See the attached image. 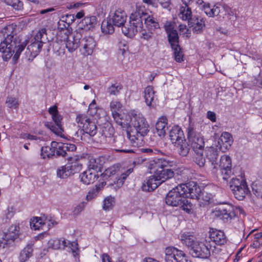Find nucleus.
Wrapping results in <instances>:
<instances>
[{"mask_svg": "<svg viewBox=\"0 0 262 262\" xmlns=\"http://www.w3.org/2000/svg\"><path fill=\"white\" fill-rule=\"evenodd\" d=\"M130 126L126 130L127 138L132 146L137 147L140 141L146 136L149 132V125L143 115L135 110L129 113Z\"/></svg>", "mask_w": 262, "mask_h": 262, "instance_id": "obj_1", "label": "nucleus"}, {"mask_svg": "<svg viewBox=\"0 0 262 262\" xmlns=\"http://www.w3.org/2000/svg\"><path fill=\"white\" fill-rule=\"evenodd\" d=\"M180 185L170 190L165 198V203L170 206L179 207L189 213L192 209V204L185 195V190Z\"/></svg>", "mask_w": 262, "mask_h": 262, "instance_id": "obj_2", "label": "nucleus"}, {"mask_svg": "<svg viewBox=\"0 0 262 262\" xmlns=\"http://www.w3.org/2000/svg\"><path fill=\"white\" fill-rule=\"evenodd\" d=\"M15 28L13 25L5 27L2 30L4 39L0 43V52L3 53V58L5 61H8L11 58V48L16 47L18 43V37L14 33Z\"/></svg>", "mask_w": 262, "mask_h": 262, "instance_id": "obj_3", "label": "nucleus"}, {"mask_svg": "<svg viewBox=\"0 0 262 262\" xmlns=\"http://www.w3.org/2000/svg\"><path fill=\"white\" fill-rule=\"evenodd\" d=\"M145 16L143 15V10L137 9L134 13L131 14L128 24L122 28V33L127 37H133L138 32L142 30Z\"/></svg>", "mask_w": 262, "mask_h": 262, "instance_id": "obj_4", "label": "nucleus"}, {"mask_svg": "<svg viewBox=\"0 0 262 262\" xmlns=\"http://www.w3.org/2000/svg\"><path fill=\"white\" fill-rule=\"evenodd\" d=\"M187 137L190 146L195 153L200 154L204 150L205 142L197 128V125L190 122L187 128Z\"/></svg>", "mask_w": 262, "mask_h": 262, "instance_id": "obj_5", "label": "nucleus"}, {"mask_svg": "<svg viewBox=\"0 0 262 262\" xmlns=\"http://www.w3.org/2000/svg\"><path fill=\"white\" fill-rule=\"evenodd\" d=\"M45 28L41 29L31 40V43L28 46L26 51V56L29 60L35 57L40 53L43 43H45V37L47 36Z\"/></svg>", "mask_w": 262, "mask_h": 262, "instance_id": "obj_6", "label": "nucleus"}, {"mask_svg": "<svg viewBox=\"0 0 262 262\" xmlns=\"http://www.w3.org/2000/svg\"><path fill=\"white\" fill-rule=\"evenodd\" d=\"M48 112L52 116L53 122H47L45 124V126L56 135L63 137L62 133L64 131L62 124L63 118L59 114L57 106L54 105L51 107Z\"/></svg>", "mask_w": 262, "mask_h": 262, "instance_id": "obj_7", "label": "nucleus"}, {"mask_svg": "<svg viewBox=\"0 0 262 262\" xmlns=\"http://www.w3.org/2000/svg\"><path fill=\"white\" fill-rule=\"evenodd\" d=\"M76 121L78 126L82 128L79 133L82 135L84 133L89 134L90 136H94L97 132V127L94 121L91 120L90 117L85 114H79L77 116Z\"/></svg>", "mask_w": 262, "mask_h": 262, "instance_id": "obj_8", "label": "nucleus"}, {"mask_svg": "<svg viewBox=\"0 0 262 262\" xmlns=\"http://www.w3.org/2000/svg\"><path fill=\"white\" fill-rule=\"evenodd\" d=\"M52 146H54L55 151V157H67L69 161L72 159L70 152L76 150V146L74 144L68 143H58L55 141L52 142Z\"/></svg>", "mask_w": 262, "mask_h": 262, "instance_id": "obj_9", "label": "nucleus"}, {"mask_svg": "<svg viewBox=\"0 0 262 262\" xmlns=\"http://www.w3.org/2000/svg\"><path fill=\"white\" fill-rule=\"evenodd\" d=\"M166 262H190L183 251L173 247H167L165 251Z\"/></svg>", "mask_w": 262, "mask_h": 262, "instance_id": "obj_10", "label": "nucleus"}, {"mask_svg": "<svg viewBox=\"0 0 262 262\" xmlns=\"http://www.w3.org/2000/svg\"><path fill=\"white\" fill-rule=\"evenodd\" d=\"M218 169L220 170L224 180H227L233 174L232 161L230 156L227 155L221 156L219 164L218 163Z\"/></svg>", "mask_w": 262, "mask_h": 262, "instance_id": "obj_11", "label": "nucleus"}, {"mask_svg": "<svg viewBox=\"0 0 262 262\" xmlns=\"http://www.w3.org/2000/svg\"><path fill=\"white\" fill-rule=\"evenodd\" d=\"M19 226L18 224L12 225L4 233L3 240L0 241V248H5V245L10 244L17 238L20 234Z\"/></svg>", "mask_w": 262, "mask_h": 262, "instance_id": "obj_12", "label": "nucleus"}, {"mask_svg": "<svg viewBox=\"0 0 262 262\" xmlns=\"http://www.w3.org/2000/svg\"><path fill=\"white\" fill-rule=\"evenodd\" d=\"M83 35L82 30H76L68 36L66 47L69 52H73L80 47V40L83 37Z\"/></svg>", "mask_w": 262, "mask_h": 262, "instance_id": "obj_13", "label": "nucleus"}, {"mask_svg": "<svg viewBox=\"0 0 262 262\" xmlns=\"http://www.w3.org/2000/svg\"><path fill=\"white\" fill-rule=\"evenodd\" d=\"M189 252L193 257L203 259H207L210 255L209 248L202 242H195Z\"/></svg>", "mask_w": 262, "mask_h": 262, "instance_id": "obj_14", "label": "nucleus"}, {"mask_svg": "<svg viewBox=\"0 0 262 262\" xmlns=\"http://www.w3.org/2000/svg\"><path fill=\"white\" fill-rule=\"evenodd\" d=\"M180 185L184 188L183 190H185V195L186 198L188 196L193 199L198 200L199 198L202 190L196 182L190 181L186 184H181Z\"/></svg>", "mask_w": 262, "mask_h": 262, "instance_id": "obj_15", "label": "nucleus"}, {"mask_svg": "<svg viewBox=\"0 0 262 262\" xmlns=\"http://www.w3.org/2000/svg\"><path fill=\"white\" fill-rule=\"evenodd\" d=\"M188 26L192 28L194 33L200 34L205 27V20L204 18L196 16H192V14L189 15L188 18Z\"/></svg>", "mask_w": 262, "mask_h": 262, "instance_id": "obj_16", "label": "nucleus"}, {"mask_svg": "<svg viewBox=\"0 0 262 262\" xmlns=\"http://www.w3.org/2000/svg\"><path fill=\"white\" fill-rule=\"evenodd\" d=\"M167 34L168 41L171 47L179 45V36L177 30L175 29L174 24L168 22L164 26Z\"/></svg>", "mask_w": 262, "mask_h": 262, "instance_id": "obj_17", "label": "nucleus"}, {"mask_svg": "<svg viewBox=\"0 0 262 262\" xmlns=\"http://www.w3.org/2000/svg\"><path fill=\"white\" fill-rule=\"evenodd\" d=\"M233 139L231 134L228 132H223L219 138L216 147L222 152H226L231 146Z\"/></svg>", "mask_w": 262, "mask_h": 262, "instance_id": "obj_18", "label": "nucleus"}, {"mask_svg": "<svg viewBox=\"0 0 262 262\" xmlns=\"http://www.w3.org/2000/svg\"><path fill=\"white\" fill-rule=\"evenodd\" d=\"M169 164H173V162L164 158L155 159L149 162L148 168L150 172L155 175Z\"/></svg>", "mask_w": 262, "mask_h": 262, "instance_id": "obj_19", "label": "nucleus"}, {"mask_svg": "<svg viewBox=\"0 0 262 262\" xmlns=\"http://www.w3.org/2000/svg\"><path fill=\"white\" fill-rule=\"evenodd\" d=\"M219 152V148L212 146L207 148L205 150L206 158L211 163L213 173H216L218 170Z\"/></svg>", "mask_w": 262, "mask_h": 262, "instance_id": "obj_20", "label": "nucleus"}, {"mask_svg": "<svg viewBox=\"0 0 262 262\" xmlns=\"http://www.w3.org/2000/svg\"><path fill=\"white\" fill-rule=\"evenodd\" d=\"M95 46L96 42L92 37L83 36L80 40V47L82 48L80 49V50L83 52L84 55H91Z\"/></svg>", "mask_w": 262, "mask_h": 262, "instance_id": "obj_21", "label": "nucleus"}, {"mask_svg": "<svg viewBox=\"0 0 262 262\" xmlns=\"http://www.w3.org/2000/svg\"><path fill=\"white\" fill-rule=\"evenodd\" d=\"M256 74L250 77V79L246 81L244 84V87L248 89H252L255 86L262 88V74L259 68H256L254 70Z\"/></svg>", "mask_w": 262, "mask_h": 262, "instance_id": "obj_22", "label": "nucleus"}, {"mask_svg": "<svg viewBox=\"0 0 262 262\" xmlns=\"http://www.w3.org/2000/svg\"><path fill=\"white\" fill-rule=\"evenodd\" d=\"M214 212L215 216L220 217L224 222H228L235 216V213L231 206L216 208Z\"/></svg>", "mask_w": 262, "mask_h": 262, "instance_id": "obj_23", "label": "nucleus"}, {"mask_svg": "<svg viewBox=\"0 0 262 262\" xmlns=\"http://www.w3.org/2000/svg\"><path fill=\"white\" fill-rule=\"evenodd\" d=\"M89 162L88 168L90 170H94L97 172L102 171L103 166L105 163V158L103 156H100L95 158L93 156H89Z\"/></svg>", "mask_w": 262, "mask_h": 262, "instance_id": "obj_24", "label": "nucleus"}, {"mask_svg": "<svg viewBox=\"0 0 262 262\" xmlns=\"http://www.w3.org/2000/svg\"><path fill=\"white\" fill-rule=\"evenodd\" d=\"M161 184V182H160L155 175H152L144 181L141 188L143 191L151 192Z\"/></svg>", "mask_w": 262, "mask_h": 262, "instance_id": "obj_25", "label": "nucleus"}, {"mask_svg": "<svg viewBox=\"0 0 262 262\" xmlns=\"http://www.w3.org/2000/svg\"><path fill=\"white\" fill-rule=\"evenodd\" d=\"M127 19V15L124 10L120 9H117L114 13L111 18L114 25L116 27L123 28L126 26L125 24Z\"/></svg>", "mask_w": 262, "mask_h": 262, "instance_id": "obj_26", "label": "nucleus"}, {"mask_svg": "<svg viewBox=\"0 0 262 262\" xmlns=\"http://www.w3.org/2000/svg\"><path fill=\"white\" fill-rule=\"evenodd\" d=\"M173 164H169L163 169L156 173L155 176L161 182V184L166 180L172 178L174 176V171L172 169Z\"/></svg>", "mask_w": 262, "mask_h": 262, "instance_id": "obj_27", "label": "nucleus"}, {"mask_svg": "<svg viewBox=\"0 0 262 262\" xmlns=\"http://www.w3.org/2000/svg\"><path fill=\"white\" fill-rule=\"evenodd\" d=\"M29 41L26 40L25 41L20 43V39L18 38V43H16V47L13 46L10 50L11 52V57L12 56L13 54L14 55L12 58V61L13 64H16L19 58L20 55L22 51L25 49V47L28 43Z\"/></svg>", "mask_w": 262, "mask_h": 262, "instance_id": "obj_28", "label": "nucleus"}, {"mask_svg": "<svg viewBox=\"0 0 262 262\" xmlns=\"http://www.w3.org/2000/svg\"><path fill=\"white\" fill-rule=\"evenodd\" d=\"M167 121L166 116H161L159 118L155 125L156 132H154V134H155L156 133L159 137H164L168 128Z\"/></svg>", "mask_w": 262, "mask_h": 262, "instance_id": "obj_29", "label": "nucleus"}, {"mask_svg": "<svg viewBox=\"0 0 262 262\" xmlns=\"http://www.w3.org/2000/svg\"><path fill=\"white\" fill-rule=\"evenodd\" d=\"M97 18L95 16L85 17L81 21V29L78 30H82L84 34V30H93L97 25Z\"/></svg>", "mask_w": 262, "mask_h": 262, "instance_id": "obj_30", "label": "nucleus"}, {"mask_svg": "<svg viewBox=\"0 0 262 262\" xmlns=\"http://www.w3.org/2000/svg\"><path fill=\"white\" fill-rule=\"evenodd\" d=\"M182 5L180 7V11L182 14V18L186 20L189 15L191 14V7L193 3V0H181Z\"/></svg>", "mask_w": 262, "mask_h": 262, "instance_id": "obj_31", "label": "nucleus"}, {"mask_svg": "<svg viewBox=\"0 0 262 262\" xmlns=\"http://www.w3.org/2000/svg\"><path fill=\"white\" fill-rule=\"evenodd\" d=\"M115 150L117 152H123L125 153H135V151L133 149H125L124 145L125 144V140L123 136H119L116 137L114 139Z\"/></svg>", "mask_w": 262, "mask_h": 262, "instance_id": "obj_32", "label": "nucleus"}, {"mask_svg": "<svg viewBox=\"0 0 262 262\" xmlns=\"http://www.w3.org/2000/svg\"><path fill=\"white\" fill-rule=\"evenodd\" d=\"M81 181L84 184L93 183L99 177L96 172H92L90 169L83 171L79 175Z\"/></svg>", "mask_w": 262, "mask_h": 262, "instance_id": "obj_33", "label": "nucleus"}, {"mask_svg": "<svg viewBox=\"0 0 262 262\" xmlns=\"http://www.w3.org/2000/svg\"><path fill=\"white\" fill-rule=\"evenodd\" d=\"M174 146L177 149L179 154L182 157H186L188 155L190 149L189 144L186 141L185 138L183 139L181 141L178 140Z\"/></svg>", "mask_w": 262, "mask_h": 262, "instance_id": "obj_34", "label": "nucleus"}, {"mask_svg": "<svg viewBox=\"0 0 262 262\" xmlns=\"http://www.w3.org/2000/svg\"><path fill=\"white\" fill-rule=\"evenodd\" d=\"M170 139L172 143L174 144L178 140L181 141L185 138L183 131L180 127L178 125H176L172 127L169 132Z\"/></svg>", "mask_w": 262, "mask_h": 262, "instance_id": "obj_35", "label": "nucleus"}, {"mask_svg": "<svg viewBox=\"0 0 262 262\" xmlns=\"http://www.w3.org/2000/svg\"><path fill=\"white\" fill-rule=\"evenodd\" d=\"M211 241L218 245H224L226 242V237L224 232L221 230H215L210 233Z\"/></svg>", "mask_w": 262, "mask_h": 262, "instance_id": "obj_36", "label": "nucleus"}, {"mask_svg": "<svg viewBox=\"0 0 262 262\" xmlns=\"http://www.w3.org/2000/svg\"><path fill=\"white\" fill-rule=\"evenodd\" d=\"M144 15H146L144 19V25L149 31H155L156 29L160 28L159 24L156 18L143 11Z\"/></svg>", "mask_w": 262, "mask_h": 262, "instance_id": "obj_37", "label": "nucleus"}, {"mask_svg": "<svg viewBox=\"0 0 262 262\" xmlns=\"http://www.w3.org/2000/svg\"><path fill=\"white\" fill-rule=\"evenodd\" d=\"M49 48H52L54 53L58 56L64 54V42L61 39L53 40L50 43Z\"/></svg>", "mask_w": 262, "mask_h": 262, "instance_id": "obj_38", "label": "nucleus"}, {"mask_svg": "<svg viewBox=\"0 0 262 262\" xmlns=\"http://www.w3.org/2000/svg\"><path fill=\"white\" fill-rule=\"evenodd\" d=\"M155 91L152 86H147L144 90V98L146 104L150 107H154Z\"/></svg>", "mask_w": 262, "mask_h": 262, "instance_id": "obj_39", "label": "nucleus"}, {"mask_svg": "<svg viewBox=\"0 0 262 262\" xmlns=\"http://www.w3.org/2000/svg\"><path fill=\"white\" fill-rule=\"evenodd\" d=\"M55 149L54 146H43L40 149V156L43 159H53L55 157Z\"/></svg>", "mask_w": 262, "mask_h": 262, "instance_id": "obj_40", "label": "nucleus"}, {"mask_svg": "<svg viewBox=\"0 0 262 262\" xmlns=\"http://www.w3.org/2000/svg\"><path fill=\"white\" fill-rule=\"evenodd\" d=\"M114 26L111 18H107L102 22L101 29L103 33L111 34L114 32Z\"/></svg>", "mask_w": 262, "mask_h": 262, "instance_id": "obj_41", "label": "nucleus"}, {"mask_svg": "<svg viewBox=\"0 0 262 262\" xmlns=\"http://www.w3.org/2000/svg\"><path fill=\"white\" fill-rule=\"evenodd\" d=\"M33 245L28 244L20 252L19 254V260L21 262H26L32 256L33 252Z\"/></svg>", "mask_w": 262, "mask_h": 262, "instance_id": "obj_42", "label": "nucleus"}, {"mask_svg": "<svg viewBox=\"0 0 262 262\" xmlns=\"http://www.w3.org/2000/svg\"><path fill=\"white\" fill-rule=\"evenodd\" d=\"M47 220V217L45 215L40 217H34L30 222V226L32 229L38 230L40 226L46 224Z\"/></svg>", "mask_w": 262, "mask_h": 262, "instance_id": "obj_43", "label": "nucleus"}, {"mask_svg": "<svg viewBox=\"0 0 262 262\" xmlns=\"http://www.w3.org/2000/svg\"><path fill=\"white\" fill-rule=\"evenodd\" d=\"M47 220V217L45 215L40 217H34L30 222V226L32 229L38 230L40 226L46 224Z\"/></svg>", "mask_w": 262, "mask_h": 262, "instance_id": "obj_44", "label": "nucleus"}, {"mask_svg": "<svg viewBox=\"0 0 262 262\" xmlns=\"http://www.w3.org/2000/svg\"><path fill=\"white\" fill-rule=\"evenodd\" d=\"M235 198L238 200H243L245 198L246 194L249 191L248 186H243L238 188L234 189V190H231Z\"/></svg>", "mask_w": 262, "mask_h": 262, "instance_id": "obj_45", "label": "nucleus"}, {"mask_svg": "<svg viewBox=\"0 0 262 262\" xmlns=\"http://www.w3.org/2000/svg\"><path fill=\"white\" fill-rule=\"evenodd\" d=\"M48 244L49 247L54 249H64L65 247H68L67 242L64 239L62 241L58 238L50 239Z\"/></svg>", "mask_w": 262, "mask_h": 262, "instance_id": "obj_46", "label": "nucleus"}, {"mask_svg": "<svg viewBox=\"0 0 262 262\" xmlns=\"http://www.w3.org/2000/svg\"><path fill=\"white\" fill-rule=\"evenodd\" d=\"M181 241L183 244H185L188 248H190V251H192V248L195 244L196 241H194L193 236L187 234H183L181 236Z\"/></svg>", "mask_w": 262, "mask_h": 262, "instance_id": "obj_47", "label": "nucleus"}, {"mask_svg": "<svg viewBox=\"0 0 262 262\" xmlns=\"http://www.w3.org/2000/svg\"><path fill=\"white\" fill-rule=\"evenodd\" d=\"M70 176L74 175L76 173L79 172L82 169V164L79 163L77 161H75L70 163L66 164Z\"/></svg>", "mask_w": 262, "mask_h": 262, "instance_id": "obj_48", "label": "nucleus"}, {"mask_svg": "<svg viewBox=\"0 0 262 262\" xmlns=\"http://www.w3.org/2000/svg\"><path fill=\"white\" fill-rule=\"evenodd\" d=\"M176 46H177L171 47L173 51L174 60L178 62H181L184 60V54L182 51V49L179 45Z\"/></svg>", "mask_w": 262, "mask_h": 262, "instance_id": "obj_49", "label": "nucleus"}, {"mask_svg": "<svg viewBox=\"0 0 262 262\" xmlns=\"http://www.w3.org/2000/svg\"><path fill=\"white\" fill-rule=\"evenodd\" d=\"M123 89L122 85L116 82L112 84L107 88V92L110 95H117L120 93V90Z\"/></svg>", "mask_w": 262, "mask_h": 262, "instance_id": "obj_50", "label": "nucleus"}, {"mask_svg": "<svg viewBox=\"0 0 262 262\" xmlns=\"http://www.w3.org/2000/svg\"><path fill=\"white\" fill-rule=\"evenodd\" d=\"M56 174L60 179H67L71 176L67 165L59 167L57 169Z\"/></svg>", "mask_w": 262, "mask_h": 262, "instance_id": "obj_51", "label": "nucleus"}, {"mask_svg": "<svg viewBox=\"0 0 262 262\" xmlns=\"http://www.w3.org/2000/svg\"><path fill=\"white\" fill-rule=\"evenodd\" d=\"M247 186V183L244 180L233 178L230 182V187L231 190H234V189Z\"/></svg>", "mask_w": 262, "mask_h": 262, "instance_id": "obj_52", "label": "nucleus"}, {"mask_svg": "<svg viewBox=\"0 0 262 262\" xmlns=\"http://www.w3.org/2000/svg\"><path fill=\"white\" fill-rule=\"evenodd\" d=\"M14 214V210L12 207H8L7 209L4 211V214L2 218L3 222L7 223L10 221L11 219Z\"/></svg>", "mask_w": 262, "mask_h": 262, "instance_id": "obj_53", "label": "nucleus"}, {"mask_svg": "<svg viewBox=\"0 0 262 262\" xmlns=\"http://www.w3.org/2000/svg\"><path fill=\"white\" fill-rule=\"evenodd\" d=\"M6 103L9 108H17L19 105L18 99L12 97H8Z\"/></svg>", "mask_w": 262, "mask_h": 262, "instance_id": "obj_54", "label": "nucleus"}, {"mask_svg": "<svg viewBox=\"0 0 262 262\" xmlns=\"http://www.w3.org/2000/svg\"><path fill=\"white\" fill-rule=\"evenodd\" d=\"M203 152L204 150H202V151L200 152V154L195 153L196 157L194 161L200 167H204L206 162L205 158L203 157Z\"/></svg>", "mask_w": 262, "mask_h": 262, "instance_id": "obj_55", "label": "nucleus"}, {"mask_svg": "<svg viewBox=\"0 0 262 262\" xmlns=\"http://www.w3.org/2000/svg\"><path fill=\"white\" fill-rule=\"evenodd\" d=\"M133 171V168H130L124 172L122 173L117 181L118 184H123L126 178Z\"/></svg>", "mask_w": 262, "mask_h": 262, "instance_id": "obj_56", "label": "nucleus"}, {"mask_svg": "<svg viewBox=\"0 0 262 262\" xmlns=\"http://www.w3.org/2000/svg\"><path fill=\"white\" fill-rule=\"evenodd\" d=\"M116 171V168L115 166H112L106 169L102 174L104 178L107 179V178L115 174Z\"/></svg>", "mask_w": 262, "mask_h": 262, "instance_id": "obj_57", "label": "nucleus"}, {"mask_svg": "<svg viewBox=\"0 0 262 262\" xmlns=\"http://www.w3.org/2000/svg\"><path fill=\"white\" fill-rule=\"evenodd\" d=\"M114 200L112 197H108L104 200L103 209L107 210H110L113 206Z\"/></svg>", "mask_w": 262, "mask_h": 262, "instance_id": "obj_58", "label": "nucleus"}, {"mask_svg": "<svg viewBox=\"0 0 262 262\" xmlns=\"http://www.w3.org/2000/svg\"><path fill=\"white\" fill-rule=\"evenodd\" d=\"M212 197V195L210 193H208L205 191H202L200 193V196H199V198L198 199V200H202L205 202H209Z\"/></svg>", "mask_w": 262, "mask_h": 262, "instance_id": "obj_59", "label": "nucleus"}, {"mask_svg": "<svg viewBox=\"0 0 262 262\" xmlns=\"http://www.w3.org/2000/svg\"><path fill=\"white\" fill-rule=\"evenodd\" d=\"M140 32H141V38H143L144 39L148 40L151 38L154 31L148 30V31L147 32L145 30L142 28V30H141Z\"/></svg>", "mask_w": 262, "mask_h": 262, "instance_id": "obj_60", "label": "nucleus"}, {"mask_svg": "<svg viewBox=\"0 0 262 262\" xmlns=\"http://www.w3.org/2000/svg\"><path fill=\"white\" fill-rule=\"evenodd\" d=\"M11 6L15 10H20L23 8V3L19 0H13Z\"/></svg>", "mask_w": 262, "mask_h": 262, "instance_id": "obj_61", "label": "nucleus"}, {"mask_svg": "<svg viewBox=\"0 0 262 262\" xmlns=\"http://www.w3.org/2000/svg\"><path fill=\"white\" fill-rule=\"evenodd\" d=\"M202 10L209 17H213L212 8H210L209 4H206L205 6H202Z\"/></svg>", "mask_w": 262, "mask_h": 262, "instance_id": "obj_62", "label": "nucleus"}, {"mask_svg": "<svg viewBox=\"0 0 262 262\" xmlns=\"http://www.w3.org/2000/svg\"><path fill=\"white\" fill-rule=\"evenodd\" d=\"M98 188L93 189L90 190L86 195L87 200L89 201L94 198L98 193Z\"/></svg>", "mask_w": 262, "mask_h": 262, "instance_id": "obj_63", "label": "nucleus"}, {"mask_svg": "<svg viewBox=\"0 0 262 262\" xmlns=\"http://www.w3.org/2000/svg\"><path fill=\"white\" fill-rule=\"evenodd\" d=\"M85 206V203L83 202L78 204L74 210V213L75 214H78L80 213L84 209Z\"/></svg>", "mask_w": 262, "mask_h": 262, "instance_id": "obj_64", "label": "nucleus"}]
</instances>
